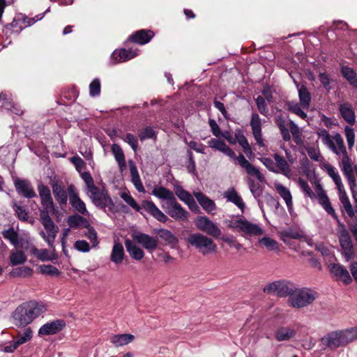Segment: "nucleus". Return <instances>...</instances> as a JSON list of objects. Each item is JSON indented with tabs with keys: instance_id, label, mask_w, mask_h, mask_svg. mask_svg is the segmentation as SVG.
I'll list each match as a JSON object with an SVG mask.
<instances>
[{
	"instance_id": "1",
	"label": "nucleus",
	"mask_w": 357,
	"mask_h": 357,
	"mask_svg": "<svg viewBox=\"0 0 357 357\" xmlns=\"http://www.w3.org/2000/svg\"><path fill=\"white\" fill-rule=\"evenodd\" d=\"M315 190L320 205L336 220L337 223V233L338 235L340 245L342 250V255L345 260L349 261L354 257V246L350 234L347 229L345 225L339 220L335 210L331 204L326 192L319 182L316 183Z\"/></svg>"
},
{
	"instance_id": "2",
	"label": "nucleus",
	"mask_w": 357,
	"mask_h": 357,
	"mask_svg": "<svg viewBox=\"0 0 357 357\" xmlns=\"http://www.w3.org/2000/svg\"><path fill=\"white\" fill-rule=\"evenodd\" d=\"M317 135L324 145L328 147L337 155H342L341 160V169L348 180L349 185L351 190L356 186V178L351 164V160L349 157L342 136L337 133L331 138L326 129H319Z\"/></svg>"
},
{
	"instance_id": "3",
	"label": "nucleus",
	"mask_w": 357,
	"mask_h": 357,
	"mask_svg": "<svg viewBox=\"0 0 357 357\" xmlns=\"http://www.w3.org/2000/svg\"><path fill=\"white\" fill-rule=\"evenodd\" d=\"M38 190L41 199V204L43 206V209L40 210V222L47 231L48 236L46 237L44 231H41L40 234L45 238L48 245L52 246L59 231V227L54 224L49 215L50 211L52 213L55 211L53 199L50 190L47 185L43 183L39 184Z\"/></svg>"
},
{
	"instance_id": "4",
	"label": "nucleus",
	"mask_w": 357,
	"mask_h": 357,
	"mask_svg": "<svg viewBox=\"0 0 357 357\" xmlns=\"http://www.w3.org/2000/svg\"><path fill=\"white\" fill-rule=\"evenodd\" d=\"M45 311V306L35 301L23 303L13 312V323L18 327H24Z\"/></svg>"
},
{
	"instance_id": "5",
	"label": "nucleus",
	"mask_w": 357,
	"mask_h": 357,
	"mask_svg": "<svg viewBox=\"0 0 357 357\" xmlns=\"http://www.w3.org/2000/svg\"><path fill=\"white\" fill-rule=\"evenodd\" d=\"M357 340V327L337 330L328 333L322 337L321 342L331 349L345 347Z\"/></svg>"
},
{
	"instance_id": "6",
	"label": "nucleus",
	"mask_w": 357,
	"mask_h": 357,
	"mask_svg": "<svg viewBox=\"0 0 357 357\" xmlns=\"http://www.w3.org/2000/svg\"><path fill=\"white\" fill-rule=\"evenodd\" d=\"M120 197L133 209L137 212H140L144 208L146 212L151 214L158 221L165 223L168 220V217L161 211L158 206L152 202L144 200L140 206L135 200V199L128 193L121 192Z\"/></svg>"
},
{
	"instance_id": "7",
	"label": "nucleus",
	"mask_w": 357,
	"mask_h": 357,
	"mask_svg": "<svg viewBox=\"0 0 357 357\" xmlns=\"http://www.w3.org/2000/svg\"><path fill=\"white\" fill-rule=\"evenodd\" d=\"M316 298L317 293L312 289H296L293 287L289 296L288 303L292 307L302 308L312 303Z\"/></svg>"
},
{
	"instance_id": "8",
	"label": "nucleus",
	"mask_w": 357,
	"mask_h": 357,
	"mask_svg": "<svg viewBox=\"0 0 357 357\" xmlns=\"http://www.w3.org/2000/svg\"><path fill=\"white\" fill-rule=\"evenodd\" d=\"M187 243L197 249L203 255L217 251L214 241L200 233L190 234L186 238Z\"/></svg>"
},
{
	"instance_id": "9",
	"label": "nucleus",
	"mask_w": 357,
	"mask_h": 357,
	"mask_svg": "<svg viewBox=\"0 0 357 357\" xmlns=\"http://www.w3.org/2000/svg\"><path fill=\"white\" fill-rule=\"evenodd\" d=\"M222 152L230 158L236 160L239 165L246 171L248 174L256 177L259 181H262L264 177L261 172L246 160L242 153H239L238 156H236L235 152L229 146H227Z\"/></svg>"
},
{
	"instance_id": "10",
	"label": "nucleus",
	"mask_w": 357,
	"mask_h": 357,
	"mask_svg": "<svg viewBox=\"0 0 357 357\" xmlns=\"http://www.w3.org/2000/svg\"><path fill=\"white\" fill-rule=\"evenodd\" d=\"M230 227L241 232L243 236H259L264 233L263 229L259 225L241 218L232 222Z\"/></svg>"
},
{
	"instance_id": "11",
	"label": "nucleus",
	"mask_w": 357,
	"mask_h": 357,
	"mask_svg": "<svg viewBox=\"0 0 357 357\" xmlns=\"http://www.w3.org/2000/svg\"><path fill=\"white\" fill-rule=\"evenodd\" d=\"M162 208L171 218L176 220H185L188 219V211L182 207L176 198L172 201L162 204Z\"/></svg>"
},
{
	"instance_id": "12",
	"label": "nucleus",
	"mask_w": 357,
	"mask_h": 357,
	"mask_svg": "<svg viewBox=\"0 0 357 357\" xmlns=\"http://www.w3.org/2000/svg\"><path fill=\"white\" fill-rule=\"evenodd\" d=\"M195 222L200 231L205 232L209 236L218 238L221 235L220 228L206 216H198Z\"/></svg>"
},
{
	"instance_id": "13",
	"label": "nucleus",
	"mask_w": 357,
	"mask_h": 357,
	"mask_svg": "<svg viewBox=\"0 0 357 357\" xmlns=\"http://www.w3.org/2000/svg\"><path fill=\"white\" fill-rule=\"evenodd\" d=\"M154 36V33L150 29H140L133 32L124 42V45L128 47L130 43L145 45Z\"/></svg>"
},
{
	"instance_id": "14",
	"label": "nucleus",
	"mask_w": 357,
	"mask_h": 357,
	"mask_svg": "<svg viewBox=\"0 0 357 357\" xmlns=\"http://www.w3.org/2000/svg\"><path fill=\"white\" fill-rule=\"evenodd\" d=\"M131 236L134 241L141 245L150 252H152L158 247V241L146 234L134 231L132 233Z\"/></svg>"
},
{
	"instance_id": "15",
	"label": "nucleus",
	"mask_w": 357,
	"mask_h": 357,
	"mask_svg": "<svg viewBox=\"0 0 357 357\" xmlns=\"http://www.w3.org/2000/svg\"><path fill=\"white\" fill-rule=\"evenodd\" d=\"M137 55V49L134 50L132 47H130V45L128 47L124 45V47L116 50L113 52L111 59L113 61V64H116L130 60Z\"/></svg>"
},
{
	"instance_id": "16",
	"label": "nucleus",
	"mask_w": 357,
	"mask_h": 357,
	"mask_svg": "<svg viewBox=\"0 0 357 357\" xmlns=\"http://www.w3.org/2000/svg\"><path fill=\"white\" fill-rule=\"evenodd\" d=\"M294 285L291 283L278 280L269 284V294L278 297L289 296Z\"/></svg>"
},
{
	"instance_id": "17",
	"label": "nucleus",
	"mask_w": 357,
	"mask_h": 357,
	"mask_svg": "<svg viewBox=\"0 0 357 357\" xmlns=\"http://www.w3.org/2000/svg\"><path fill=\"white\" fill-rule=\"evenodd\" d=\"M329 271L333 277L336 280H341L345 284H349L352 282V278L347 269L340 264H331L328 266Z\"/></svg>"
},
{
	"instance_id": "18",
	"label": "nucleus",
	"mask_w": 357,
	"mask_h": 357,
	"mask_svg": "<svg viewBox=\"0 0 357 357\" xmlns=\"http://www.w3.org/2000/svg\"><path fill=\"white\" fill-rule=\"evenodd\" d=\"M66 326V321L63 319H56L43 325L39 331L40 335H50L58 333Z\"/></svg>"
},
{
	"instance_id": "19",
	"label": "nucleus",
	"mask_w": 357,
	"mask_h": 357,
	"mask_svg": "<svg viewBox=\"0 0 357 357\" xmlns=\"http://www.w3.org/2000/svg\"><path fill=\"white\" fill-rule=\"evenodd\" d=\"M69 194V199L71 206L79 213L85 215L87 210L84 202L79 198L78 193L76 192L75 188L73 184L68 187Z\"/></svg>"
},
{
	"instance_id": "20",
	"label": "nucleus",
	"mask_w": 357,
	"mask_h": 357,
	"mask_svg": "<svg viewBox=\"0 0 357 357\" xmlns=\"http://www.w3.org/2000/svg\"><path fill=\"white\" fill-rule=\"evenodd\" d=\"M15 187L17 192L26 198H33L37 196L30 181L28 180L16 179L15 181Z\"/></svg>"
},
{
	"instance_id": "21",
	"label": "nucleus",
	"mask_w": 357,
	"mask_h": 357,
	"mask_svg": "<svg viewBox=\"0 0 357 357\" xmlns=\"http://www.w3.org/2000/svg\"><path fill=\"white\" fill-rule=\"evenodd\" d=\"M104 196L93 199V203L95 204L96 207L100 209L103 210L105 212H107V208L108 211L112 213H115L118 211L116 209L115 204L109 196L107 190H105Z\"/></svg>"
},
{
	"instance_id": "22",
	"label": "nucleus",
	"mask_w": 357,
	"mask_h": 357,
	"mask_svg": "<svg viewBox=\"0 0 357 357\" xmlns=\"http://www.w3.org/2000/svg\"><path fill=\"white\" fill-rule=\"evenodd\" d=\"M273 158L275 161L276 169L269 166V171L280 173L287 177H289L291 175V169L285 158L278 153H275Z\"/></svg>"
},
{
	"instance_id": "23",
	"label": "nucleus",
	"mask_w": 357,
	"mask_h": 357,
	"mask_svg": "<svg viewBox=\"0 0 357 357\" xmlns=\"http://www.w3.org/2000/svg\"><path fill=\"white\" fill-rule=\"evenodd\" d=\"M305 238L302 230L298 228H289L280 234L281 240L287 245L291 246V239H301Z\"/></svg>"
},
{
	"instance_id": "24",
	"label": "nucleus",
	"mask_w": 357,
	"mask_h": 357,
	"mask_svg": "<svg viewBox=\"0 0 357 357\" xmlns=\"http://www.w3.org/2000/svg\"><path fill=\"white\" fill-rule=\"evenodd\" d=\"M293 79L298 89L299 101L302 108L308 109L311 102L310 93L305 85H300L294 78Z\"/></svg>"
},
{
	"instance_id": "25",
	"label": "nucleus",
	"mask_w": 357,
	"mask_h": 357,
	"mask_svg": "<svg viewBox=\"0 0 357 357\" xmlns=\"http://www.w3.org/2000/svg\"><path fill=\"white\" fill-rule=\"evenodd\" d=\"M339 110L342 117L349 124L354 125L356 122L355 112L352 105L349 102L340 105Z\"/></svg>"
},
{
	"instance_id": "26",
	"label": "nucleus",
	"mask_w": 357,
	"mask_h": 357,
	"mask_svg": "<svg viewBox=\"0 0 357 357\" xmlns=\"http://www.w3.org/2000/svg\"><path fill=\"white\" fill-rule=\"evenodd\" d=\"M194 195L199 204L207 213H211L215 210L216 206L213 200L208 197L202 192H195Z\"/></svg>"
},
{
	"instance_id": "27",
	"label": "nucleus",
	"mask_w": 357,
	"mask_h": 357,
	"mask_svg": "<svg viewBox=\"0 0 357 357\" xmlns=\"http://www.w3.org/2000/svg\"><path fill=\"white\" fill-rule=\"evenodd\" d=\"M274 185L277 192L284 200L289 211H291L293 207V204L292 196L289 190L278 182H275Z\"/></svg>"
},
{
	"instance_id": "28",
	"label": "nucleus",
	"mask_w": 357,
	"mask_h": 357,
	"mask_svg": "<svg viewBox=\"0 0 357 357\" xmlns=\"http://www.w3.org/2000/svg\"><path fill=\"white\" fill-rule=\"evenodd\" d=\"M250 126L252 130V134L257 144H261V119L257 114H252L251 117Z\"/></svg>"
},
{
	"instance_id": "29",
	"label": "nucleus",
	"mask_w": 357,
	"mask_h": 357,
	"mask_svg": "<svg viewBox=\"0 0 357 357\" xmlns=\"http://www.w3.org/2000/svg\"><path fill=\"white\" fill-rule=\"evenodd\" d=\"M125 246L130 256L135 260H141L144 257V251L136 245L131 240L125 241Z\"/></svg>"
},
{
	"instance_id": "30",
	"label": "nucleus",
	"mask_w": 357,
	"mask_h": 357,
	"mask_svg": "<svg viewBox=\"0 0 357 357\" xmlns=\"http://www.w3.org/2000/svg\"><path fill=\"white\" fill-rule=\"evenodd\" d=\"M111 150L119 165L120 172H123L126 168V162L122 149L119 145L114 144L112 145Z\"/></svg>"
},
{
	"instance_id": "31",
	"label": "nucleus",
	"mask_w": 357,
	"mask_h": 357,
	"mask_svg": "<svg viewBox=\"0 0 357 357\" xmlns=\"http://www.w3.org/2000/svg\"><path fill=\"white\" fill-rule=\"evenodd\" d=\"M151 194L160 199L167 200L166 202L176 198L172 191L162 186H155Z\"/></svg>"
},
{
	"instance_id": "32",
	"label": "nucleus",
	"mask_w": 357,
	"mask_h": 357,
	"mask_svg": "<svg viewBox=\"0 0 357 357\" xmlns=\"http://www.w3.org/2000/svg\"><path fill=\"white\" fill-rule=\"evenodd\" d=\"M323 168L326 171L328 176L331 177L335 183L337 188L339 191L343 190V184L342 183L341 178L336 171L335 168L329 163H325L323 165Z\"/></svg>"
},
{
	"instance_id": "33",
	"label": "nucleus",
	"mask_w": 357,
	"mask_h": 357,
	"mask_svg": "<svg viewBox=\"0 0 357 357\" xmlns=\"http://www.w3.org/2000/svg\"><path fill=\"white\" fill-rule=\"evenodd\" d=\"M225 197L227 198L228 201L234 203L236 206H237L241 210V211H243L245 206V203L243 202L241 197L238 195L234 188H231L225 192Z\"/></svg>"
},
{
	"instance_id": "34",
	"label": "nucleus",
	"mask_w": 357,
	"mask_h": 357,
	"mask_svg": "<svg viewBox=\"0 0 357 357\" xmlns=\"http://www.w3.org/2000/svg\"><path fill=\"white\" fill-rule=\"evenodd\" d=\"M125 256L123 245L120 243H115L113 245L110 259L116 264H121Z\"/></svg>"
},
{
	"instance_id": "35",
	"label": "nucleus",
	"mask_w": 357,
	"mask_h": 357,
	"mask_svg": "<svg viewBox=\"0 0 357 357\" xmlns=\"http://www.w3.org/2000/svg\"><path fill=\"white\" fill-rule=\"evenodd\" d=\"M52 191L55 199L61 204L65 205L67 203L68 195L63 187L56 183L52 185Z\"/></svg>"
},
{
	"instance_id": "36",
	"label": "nucleus",
	"mask_w": 357,
	"mask_h": 357,
	"mask_svg": "<svg viewBox=\"0 0 357 357\" xmlns=\"http://www.w3.org/2000/svg\"><path fill=\"white\" fill-rule=\"evenodd\" d=\"M129 165H130V175H131V178H132V182L133 183L136 189L139 192H144V188L141 182L140 177H139L137 167L135 165L134 162L132 160L129 161Z\"/></svg>"
},
{
	"instance_id": "37",
	"label": "nucleus",
	"mask_w": 357,
	"mask_h": 357,
	"mask_svg": "<svg viewBox=\"0 0 357 357\" xmlns=\"http://www.w3.org/2000/svg\"><path fill=\"white\" fill-rule=\"evenodd\" d=\"M296 331L289 327H282L278 329L275 332V338L278 341L289 340L294 337Z\"/></svg>"
},
{
	"instance_id": "38",
	"label": "nucleus",
	"mask_w": 357,
	"mask_h": 357,
	"mask_svg": "<svg viewBox=\"0 0 357 357\" xmlns=\"http://www.w3.org/2000/svg\"><path fill=\"white\" fill-rule=\"evenodd\" d=\"M134 340V335L131 334H120L113 335L110 341L115 347H121L131 342Z\"/></svg>"
},
{
	"instance_id": "39",
	"label": "nucleus",
	"mask_w": 357,
	"mask_h": 357,
	"mask_svg": "<svg viewBox=\"0 0 357 357\" xmlns=\"http://www.w3.org/2000/svg\"><path fill=\"white\" fill-rule=\"evenodd\" d=\"M3 237L10 241V243L15 247H18L20 245V236L17 231L13 227H10L5 229L1 232Z\"/></svg>"
},
{
	"instance_id": "40",
	"label": "nucleus",
	"mask_w": 357,
	"mask_h": 357,
	"mask_svg": "<svg viewBox=\"0 0 357 357\" xmlns=\"http://www.w3.org/2000/svg\"><path fill=\"white\" fill-rule=\"evenodd\" d=\"M275 122L278 126L282 137L284 141L289 142L291 139V135L288 128L286 126V121L282 116H277L275 118Z\"/></svg>"
},
{
	"instance_id": "41",
	"label": "nucleus",
	"mask_w": 357,
	"mask_h": 357,
	"mask_svg": "<svg viewBox=\"0 0 357 357\" xmlns=\"http://www.w3.org/2000/svg\"><path fill=\"white\" fill-rule=\"evenodd\" d=\"M68 225L72 228H77L79 225H84L85 227L89 226L87 220L78 214L71 215L68 217L67 220Z\"/></svg>"
},
{
	"instance_id": "42",
	"label": "nucleus",
	"mask_w": 357,
	"mask_h": 357,
	"mask_svg": "<svg viewBox=\"0 0 357 357\" xmlns=\"http://www.w3.org/2000/svg\"><path fill=\"white\" fill-rule=\"evenodd\" d=\"M26 15L20 14L17 15L12 21V22L10 24V26L13 28L15 30L14 31L19 33H20L23 29L26 28Z\"/></svg>"
},
{
	"instance_id": "43",
	"label": "nucleus",
	"mask_w": 357,
	"mask_h": 357,
	"mask_svg": "<svg viewBox=\"0 0 357 357\" xmlns=\"http://www.w3.org/2000/svg\"><path fill=\"white\" fill-rule=\"evenodd\" d=\"M158 234L160 238L165 241L167 244L173 245L178 243V239L169 230L160 229Z\"/></svg>"
},
{
	"instance_id": "44",
	"label": "nucleus",
	"mask_w": 357,
	"mask_h": 357,
	"mask_svg": "<svg viewBox=\"0 0 357 357\" xmlns=\"http://www.w3.org/2000/svg\"><path fill=\"white\" fill-rule=\"evenodd\" d=\"M289 131L291 132L294 142L297 145H301L303 143L302 134L298 126L292 121L289 122Z\"/></svg>"
},
{
	"instance_id": "45",
	"label": "nucleus",
	"mask_w": 357,
	"mask_h": 357,
	"mask_svg": "<svg viewBox=\"0 0 357 357\" xmlns=\"http://www.w3.org/2000/svg\"><path fill=\"white\" fill-rule=\"evenodd\" d=\"M339 192L340 202L342 204L345 211L349 217H353L354 215V212L353 211L350 201L346 194L344 188H343V190L339 191Z\"/></svg>"
},
{
	"instance_id": "46",
	"label": "nucleus",
	"mask_w": 357,
	"mask_h": 357,
	"mask_svg": "<svg viewBox=\"0 0 357 357\" xmlns=\"http://www.w3.org/2000/svg\"><path fill=\"white\" fill-rule=\"evenodd\" d=\"M138 137L139 139L143 142L147 139L157 138V132L151 126H146L139 130Z\"/></svg>"
},
{
	"instance_id": "47",
	"label": "nucleus",
	"mask_w": 357,
	"mask_h": 357,
	"mask_svg": "<svg viewBox=\"0 0 357 357\" xmlns=\"http://www.w3.org/2000/svg\"><path fill=\"white\" fill-rule=\"evenodd\" d=\"M288 109L292 113L296 114L302 119H305L307 118L306 113L302 109V106L300 102L298 103L296 101H291L287 103Z\"/></svg>"
},
{
	"instance_id": "48",
	"label": "nucleus",
	"mask_w": 357,
	"mask_h": 357,
	"mask_svg": "<svg viewBox=\"0 0 357 357\" xmlns=\"http://www.w3.org/2000/svg\"><path fill=\"white\" fill-rule=\"evenodd\" d=\"M26 261L25 254L21 251L12 252L10 255V261L13 266L24 264Z\"/></svg>"
},
{
	"instance_id": "49",
	"label": "nucleus",
	"mask_w": 357,
	"mask_h": 357,
	"mask_svg": "<svg viewBox=\"0 0 357 357\" xmlns=\"http://www.w3.org/2000/svg\"><path fill=\"white\" fill-rule=\"evenodd\" d=\"M343 76L354 87L357 88V75L354 68H341Z\"/></svg>"
},
{
	"instance_id": "50",
	"label": "nucleus",
	"mask_w": 357,
	"mask_h": 357,
	"mask_svg": "<svg viewBox=\"0 0 357 357\" xmlns=\"http://www.w3.org/2000/svg\"><path fill=\"white\" fill-rule=\"evenodd\" d=\"M40 273L43 275H51V276H59L61 274L59 270L55 266L47 264L41 265L39 267Z\"/></svg>"
},
{
	"instance_id": "51",
	"label": "nucleus",
	"mask_w": 357,
	"mask_h": 357,
	"mask_svg": "<svg viewBox=\"0 0 357 357\" xmlns=\"http://www.w3.org/2000/svg\"><path fill=\"white\" fill-rule=\"evenodd\" d=\"M13 208L15 211V214L20 220L25 222L28 220L29 213L24 206H20L16 203H14Z\"/></svg>"
},
{
	"instance_id": "52",
	"label": "nucleus",
	"mask_w": 357,
	"mask_h": 357,
	"mask_svg": "<svg viewBox=\"0 0 357 357\" xmlns=\"http://www.w3.org/2000/svg\"><path fill=\"white\" fill-rule=\"evenodd\" d=\"M31 254L36 256L37 258L40 261L52 260V259L50 257L49 251L47 249L39 250L34 247L31 249Z\"/></svg>"
},
{
	"instance_id": "53",
	"label": "nucleus",
	"mask_w": 357,
	"mask_h": 357,
	"mask_svg": "<svg viewBox=\"0 0 357 357\" xmlns=\"http://www.w3.org/2000/svg\"><path fill=\"white\" fill-rule=\"evenodd\" d=\"M175 194L180 200L185 202V204L192 198V196L181 186H178L176 188Z\"/></svg>"
},
{
	"instance_id": "54",
	"label": "nucleus",
	"mask_w": 357,
	"mask_h": 357,
	"mask_svg": "<svg viewBox=\"0 0 357 357\" xmlns=\"http://www.w3.org/2000/svg\"><path fill=\"white\" fill-rule=\"evenodd\" d=\"M187 154H188V164L186 166L187 170L190 174L196 175L197 174L196 163H195L193 153L190 150H188Z\"/></svg>"
},
{
	"instance_id": "55",
	"label": "nucleus",
	"mask_w": 357,
	"mask_h": 357,
	"mask_svg": "<svg viewBox=\"0 0 357 357\" xmlns=\"http://www.w3.org/2000/svg\"><path fill=\"white\" fill-rule=\"evenodd\" d=\"M306 61V58L303 53L298 52L296 54L294 58L288 59L286 65H305Z\"/></svg>"
},
{
	"instance_id": "56",
	"label": "nucleus",
	"mask_w": 357,
	"mask_h": 357,
	"mask_svg": "<svg viewBox=\"0 0 357 357\" xmlns=\"http://www.w3.org/2000/svg\"><path fill=\"white\" fill-rule=\"evenodd\" d=\"M345 136L347 141L348 147L351 149L355 142V133L352 128L346 126L344 128Z\"/></svg>"
},
{
	"instance_id": "57",
	"label": "nucleus",
	"mask_w": 357,
	"mask_h": 357,
	"mask_svg": "<svg viewBox=\"0 0 357 357\" xmlns=\"http://www.w3.org/2000/svg\"><path fill=\"white\" fill-rule=\"evenodd\" d=\"M122 139L125 142L128 143L131 146L134 151L137 150L138 139L136 136L131 133H127Z\"/></svg>"
},
{
	"instance_id": "58",
	"label": "nucleus",
	"mask_w": 357,
	"mask_h": 357,
	"mask_svg": "<svg viewBox=\"0 0 357 357\" xmlns=\"http://www.w3.org/2000/svg\"><path fill=\"white\" fill-rule=\"evenodd\" d=\"M298 183V185H299L300 188L301 189V190L307 197H309L310 198H314V194L312 192V190H311V188H310V185H308V183H307V181H305V180H303L301 178H299Z\"/></svg>"
},
{
	"instance_id": "59",
	"label": "nucleus",
	"mask_w": 357,
	"mask_h": 357,
	"mask_svg": "<svg viewBox=\"0 0 357 357\" xmlns=\"http://www.w3.org/2000/svg\"><path fill=\"white\" fill-rule=\"evenodd\" d=\"M208 146L212 149H217L221 152L223 151L227 146L224 141L215 138H212L210 141H208Z\"/></svg>"
},
{
	"instance_id": "60",
	"label": "nucleus",
	"mask_w": 357,
	"mask_h": 357,
	"mask_svg": "<svg viewBox=\"0 0 357 357\" xmlns=\"http://www.w3.org/2000/svg\"><path fill=\"white\" fill-rule=\"evenodd\" d=\"M86 227L88 228V231L86 233V236L91 241L92 246L96 247L99 243L97 237V232L93 227H90V225Z\"/></svg>"
},
{
	"instance_id": "61",
	"label": "nucleus",
	"mask_w": 357,
	"mask_h": 357,
	"mask_svg": "<svg viewBox=\"0 0 357 357\" xmlns=\"http://www.w3.org/2000/svg\"><path fill=\"white\" fill-rule=\"evenodd\" d=\"M90 95L96 96L100 93V82L98 79H94L89 85Z\"/></svg>"
},
{
	"instance_id": "62",
	"label": "nucleus",
	"mask_w": 357,
	"mask_h": 357,
	"mask_svg": "<svg viewBox=\"0 0 357 357\" xmlns=\"http://www.w3.org/2000/svg\"><path fill=\"white\" fill-rule=\"evenodd\" d=\"M74 247L80 252H86L90 250L89 244L84 240H79L75 243Z\"/></svg>"
},
{
	"instance_id": "63",
	"label": "nucleus",
	"mask_w": 357,
	"mask_h": 357,
	"mask_svg": "<svg viewBox=\"0 0 357 357\" xmlns=\"http://www.w3.org/2000/svg\"><path fill=\"white\" fill-rule=\"evenodd\" d=\"M105 189L100 190L97 186H93L89 192H90V198L92 199V202L93 201V199L101 197L105 195Z\"/></svg>"
},
{
	"instance_id": "64",
	"label": "nucleus",
	"mask_w": 357,
	"mask_h": 357,
	"mask_svg": "<svg viewBox=\"0 0 357 357\" xmlns=\"http://www.w3.org/2000/svg\"><path fill=\"white\" fill-rule=\"evenodd\" d=\"M77 96H78V93L75 89H72L70 90H66L63 92V97L65 99L72 101V102L75 101Z\"/></svg>"
}]
</instances>
